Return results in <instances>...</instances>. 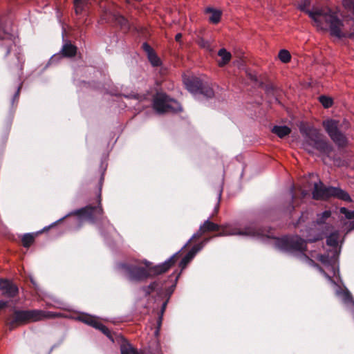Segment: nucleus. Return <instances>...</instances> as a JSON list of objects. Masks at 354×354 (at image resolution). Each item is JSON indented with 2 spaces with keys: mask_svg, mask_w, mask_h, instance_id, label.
Listing matches in <instances>:
<instances>
[{
  "mask_svg": "<svg viewBox=\"0 0 354 354\" xmlns=\"http://www.w3.org/2000/svg\"><path fill=\"white\" fill-rule=\"evenodd\" d=\"M313 214L308 211L301 214L296 223V226L300 228L302 236L305 239L299 236H284L281 239H277L274 241V245L279 250L287 252L291 254L297 253L298 255L304 259L310 266L316 267L321 273H322L331 283L336 286L335 294L342 300L346 307L352 313L354 317V300L350 292L346 289L341 290L332 280L331 276L321 267L316 264L312 259H309L304 252L306 250L307 242H314L322 239V232L320 230L325 224V221L331 216L330 210H326L322 214H317L316 221H313L310 226H307L311 220Z\"/></svg>",
  "mask_w": 354,
  "mask_h": 354,
  "instance_id": "f257e3e1",
  "label": "nucleus"
},
{
  "mask_svg": "<svg viewBox=\"0 0 354 354\" xmlns=\"http://www.w3.org/2000/svg\"><path fill=\"white\" fill-rule=\"evenodd\" d=\"M310 0H302L299 5V9L313 19L314 25L319 29H330V34L337 38H351L354 39V29L347 31L344 24L337 18L336 13L327 7H314L312 10L306 8L310 6Z\"/></svg>",
  "mask_w": 354,
  "mask_h": 354,
  "instance_id": "f03ea898",
  "label": "nucleus"
},
{
  "mask_svg": "<svg viewBox=\"0 0 354 354\" xmlns=\"http://www.w3.org/2000/svg\"><path fill=\"white\" fill-rule=\"evenodd\" d=\"M179 252L175 253L164 263L151 267V263L145 261V267H141L139 262L120 263L117 268L131 281H142L150 277L152 274H159L166 272L176 262Z\"/></svg>",
  "mask_w": 354,
  "mask_h": 354,
  "instance_id": "7ed1b4c3",
  "label": "nucleus"
},
{
  "mask_svg": "<svg viewBox=\"0 0 354 354\" xmlns=\"http://www.w3.org/2000/svg\"><path fill=\"white\" fill-rule=\"evenodd\" d=\"M220 229H221V231L216 235L217 236L239 235L250 236L261 240H263L264 237L263 231L261 229H257L252 224L247 225L243 228L230 224L220 226L207 219L200 226L198 231L196 234H193L183 248H185L194 239L200 237L206 232L218 231Z\"/></svg>",
  "mask_w": 354,
  "mask_h": 354,
  "instance_id": "20e7f679",
  "label": "nucleus"
},
{
  "mask_svg": "<svg viewBox=\"0 0 354 354\" xmlns=\"http://www.w3.org/2000/svg\"><path fill=\"white\" fill-rule=\"evenodd\" d=\"M299 129L304 138L302 145L305 150L313 153L316 149L322 155L329 156L333 147L323 138V136L317 129L304 122H300Z\"/></svg>",
  "mask_w": 354,
  "mask_h": 354,
  "instance_id": "39448f33",
  "label": "nucleus"
},
{
  "mask_svg": "<svg viewBox=\"0 0 354 354\" xmlns=\"http://www.w3.org/2000/svg\"><path fill=\"white\" fill-rule=\"evenodd\" d=\"M339 234L337 231L331 233L327 236L326 243L333 248V250L327 254H319L317 259L323 264L328 272L333 274V277L339 275V266L337 264L339 251L337 250V245Z\"/></svg>",
  "mask_w": 354,
  "mask_h": 354,
  "instance_id": "423d86ee",
  "label": "nucleus"
},
{
  "mask_svg": "<svg viewBox=\"0 0 354 354\" xmlns=\"http://www.w3.org/2000/svg\"><path fill=\"white\" fill-rule=\"evenodd\" d=\"M48 315L42 310H15L13 313L6 320V325L10 330L29 322H37L42 320Z\"/></svg>",
  "mask_w": 354,
  "mask_h": 354,
  "instance_id": "0eeeda50",
  "label": "nucleus"
},
{
  "mask_svg": "<svg viewBox=\"0 0 354 354\" xmlns=\"http://www.w3.org/2000/svg\"><path fill=\"white\" fill-rule=\"evenodd\" d=\"M99 204L97 207H93L91 205H87L81 209L73 211L67 214L64 217L61 218L56 222L53 223L50 226L55 225L56 223L62 221L66 217L71 215L77 216V222L80 223L77 229L82 225L83 221H88L91 223H94L96 220L99 219L103 214V209L101 206V196L99 195Z\"/></svg>",
  "mask_w": 354,
  "mask_h": 354,
  "instance_id": "6e6552de",
  "label": "nucleus"
},
{
  "mask_svg": "<svg viewBox=\"0 0 354 354\" xmlns=\"http://www.w3.org/2000/svg\"><path fill=\"white\" fill-rule=\"evenodd\" d=\"M184 84L187 89L194 95H203L206 97L214 96V91L207 85H204L202 81L196 77L184 78Z\"/></svg>",
  "mask_w": 354,
  "mask_h": 354,
  "instance_id": "1a4fd4ad",
  "label": "nucleus"
},
{
  "mask_svg": "<svg viewBox=\"0 0 354 354\" xmlns=\"http://www.w3.org/2000/svg\"><path fill=\"white\" fill-rule=\"evenodd\" d=\"M323 125L332 140L339 147H344L347 144L346 136L339 131V122L335 120H326L323 122Z\"/></svg>",
  "mask_w": 354,
  "mask_h": 354,
  "instance_id": "9d476101",
  "label": "nucleus"
},
{
  "mask_svg": "<svg viewBox=\"0 0 354 354\" xmlns=\"http://www.w3.org/2000/svg\"><path fill=\"white\" fill-rule=\"evenodd\" d=\"M155 111H180L182 107L178 102L169 98L167 95L158 93L153 100Z\"/></svg>",
  "mask_w": 354,
  "mask_h": 354,
  "instance_id": "9b49d317",
  "label": "nucleus"
},
{
  "mask_svg": "<svg viewBox=\"0 0 354 354\" xmlns=\"http://www.w3.org/2000/svg\"><path fill=\"white\" fill-rule=\"evenodd\" d=\"M79 319L81 322H82L89 326H91L96 329L101 330L109 339H111L112 341H113V339L111 337V335L109 330L105 326H104L102 323H100L96 319L95 317L86 314V315H82L80 316Z\"/></svg>",
  "mask_w": 354,
  "mask_h": 354,
  "instance_id": "f8f14e48",
  "label": "nucleus"
},
{
  "mask_svg": "<svg viewBox=\"0 0 354 354\" xmlns=\"http://www.w3.org/2000/svg\"><path fill=\"white\" fill-rule=\"evenodd\" d=\"M334 187H326L320 180L314 184V189L313 191V197L316 200L327 199L333 196V192L330 189Z\"/></svg>",
  "mask_w": 354,
  "mask_h": 354,
  "instance_id": "ddd939ff",
  "label": "nucleus"
},
{
  "mask_svg": "<svg viewBox=\"0 0 354 354\" xmlns=\"http://www.w3.org/2000/svg\"><path fill=\"white\" fill-rule=\"evenodd\" d=\"M210 240V238H207L201 241L200 243L195 245L189 251V252L182 259L180 262L179 266L181 269H184L187 265L192 261L198 252L201 250L205 245Z\"/></svg>",
  "mask_w": 354,
  "mask_h": 354,
  "instance_id": "4468645a",
  "label": "nucleus"
},
{
  "mask_svg": "<svg viewBox=\"0 0 354 354\" xmlns=\"http://www.w3.org/2000/svg\"><path fill=\"white\" fill-rule=\"evenodd\" d=\"M0 290L1 294L7 297H14L18 293V288L10 281L0 279Z\"/></svg>",
  "mask_w": 354,
  "mask_h": 354,
  "instance_id": "2eb2a0df",
  "label": "nucleus"
},
{
  "mask_svg": "<svg viewBox=\"0 0 354 354\" xmlns=\"http://www.w3.org/2000/svg\"><path fill=\"white\" fill-rule=\"evenodd\" d=\"M121 354H153L147 350L138 351L126 339H122L120 344Z\"/></svg>",
  "mask_w": 354,
  "mask_h": 354,
  "instance_id": "dca6fc26",
  "label": "nucleus"
},
{
  "mask_svg": "<svg viewBox=\"0 0 354 354\" xmlns=\"http://www.w3.org/2000/svg\"><path fill=\"white\" fill-rule=\"evenodd\" d=\"M262 87L268 96L274 97V100H277V97L280 95L281 90L271 83L262 84Z\"/></svg>",
  "mask_w": 354,
  "mask_h": 354,
  "instance_id": "f3484780",
  "label": "nucleus"
},
{
  "mask_svg": "<svg viewBox=\"0 0 354 354\" xmlns=\"http://www.w3.org/2000/svg\"><path fill=\"white\" fill-rule=\"evenodd\" d=\"M330 190L333 192L332 197H335L338 199H340V200H342L344 201H347V202L352 201L351 196H349L348 192H346V191H344L340 188L335 187L333 189H330Z\"/></svg>",
  "mask_w": 354,
  "mask_h": 354,
  "instance_id": "a211bd4d",
  "label": "nucleus"
},
{
  "mask_svg": "<svg viewBox=\"0 0 354 354\" xmlns=\"http://www.w3.org/2000/svg\"><path fill=\"white\" fill-rule=\"evenodd\" d=\"M218 55L221 58L218 60V65L223 67L226 65L231 59L232 55L230 52L227 51L225 48H221L218 52Z\"/></svg>",
  "mask_w": 354,
  "mask_h": 354,
  "instance_id": "6ab92c4d",
  "label": "nucleus"
},
{
  "mask_svg": "<svg viewBox=\"0 0 354 354\" xmlns=\"http://www.w3.org/2000/svg\"><path fill=\"white\" fill-rule=\"evenodd\" d=\"M207 12L209 13V20L213 24H217L219 22L221 17V11L215 10L211 8H208L206 10Z\"/></svg>",
  "mask_w": 354,
  "mask_h": 354,
  "instance_id": "aec40b11",
  "label": "nucleus"
},
{
  "mask_svg": "<svg viewBox=\"0 0 354 354\" xmlns=\"http://www.w3.org/2000/svg\"><path fill=\"white\" fill-rule=\"evenodd\" d=\"M77 48L70 43L65 44L62 49V54L65 57H73L76 54Z\"/></svg>",
  "mask_w": 354,
  "mask_h": 354,
  "instance_id": "412c9836",
  "label": "nucleus"
},
{
  "mask_svg": "<svg viewBox=\"0 0 354 354\" xmlns=\"http://www.w3.org/2000/svg\"><path fill=\"white\" fill-rule=\"evenodd\" d=\"M339 212L344 214L347 219H354V210H348L346 207H341ZM349 230H354V220L349 223Z\"/></svg>",
  "mask_w": 354,
  "mask_h": 354,
  "instance_id": "4be33fe9",
  "label": "nucleus"
},
{
  "mask_svg": "<svg viewBox=\"0 0 354 354\" xmlns=\"http://www.w3.org/2000/svg\"><path fill=\"white\" fill-rule=\"evenodd\" d=\"M272 132L279 137L283 138L290 133V129L286 126H274Z\"/></svg>",
  "mask_w": 354,
  "mask_h": 354,
  "instance_id": "5701e85b",
  "label": "nucleus"
},
{
  "mask_svg": "<svg viewBox=\"0 0 354 354\" xmlns=\"http://www.w3.org/2000/svg\"><path fill=\"white\" fill-rule=\"evenodd\" d=\"M142 289L145 295H148L156 290L160 291L162 290V286L160 285L159 282L153 281L148 286H145Z\"/></svg>",
  "mask_w": 354,
  "mask_h": 354,
  "instance_id": "b1692460",
  "label": "nucleus"
},
{
  "mask_svg": "<svg viewBox=\"0 0 354 354\" xmlns=\"http://www.w3.org/2000/svg\"><path fill=\"white\" fill-rule=\"evenodd\" d=\"M35 235L33 234H26L22 237L23 245L28 248L34 241Z\"/></svg>",
  "mask_w": 354,
  "mask_h": 354,
  "instance_id": "393cba45",
  "label": "nucleus"
},
{
  "mask_svg": "<svg viewBox=\"0 0 354 354\" xmlns=\"http://www.w3.org/2000/svg\"><path fill=\"white\" fill-rule=\"evenodd\" d=\"M320 103L322 104L324 109H328L331 107L333 100L331 97L325 95H322L319 97Z\"/></svg>",
  "mask_w": 354,
  "mask_h": 354,
  "instance_id": "a878e982",
  "label": "nucleus"
},
{
  "mask_svg": "<svg viewBox=\"0 0 354 354\" xmlns=\"http://www.w3.org/2000/svg\"><path fill=\"white\" fill-rule=\"evenodd\" d=\"M279 58L283 63H288L290 62L291 56L290 53L287 50H281L279 53Z\"/></svg>",
  "mask_w": 354,
  "mask_h": 354,
  "instance_id": "bb28decb",
  "label": "nucleus"
},
{
  "mask_svg": "<svg viewBox=\"0 0 354 354\" xmlns=\"http://www.w3.org/2000/svg\"><path fill=\"white\" fill-rule=\"evenodd\" d=\"M88 0H74L75 12L79 14L82 12L84 5Z\"/></svg>",
  "mask_w": 354,
  "mask_h": 354,
  "instance_id": "cd10ccee",
  "label": "nucleus"
},
{
  "mask_svg": "<svg viewBox=\"0 0 354 354\" xmlns=\"http://www.w3.org/2000/svg\"><path fill=\"white\" fill-rule=\"evenodd\" d=\"M294 191H295V187L293 186H292L290 188V190L292 203H290L288 205V206L286 207V211L288 212H291L292 211H293L295 209V205H293V203L295 202V196Z\"/></svg>",
  "mask_w": 354,
  "mask_h": 354,
  "instance_id": "c85d7f7f",
  "label": "nucleus"
},
{
  "mask_svg": "<svg viewBox=\"0 0 354 354\" xmlns=\"http://www.w3.org/2000/svg\"><path fill=\"white\" fill-rule=\"evenodd\" d=\"M147 56H148L149 60L150 61V62L151 63V64L153 66H157L160 64V60L154 52L151 53V54H149Z\"/></svg>",
  "mask_w": 354,
  "mask_h": 354,
  "instance_id": "c756f323",
  "label": "nucleus"
},
{
  "mask_svg": "<svg viewBox=\"0 0 354 354\" xmlns=\"http://www.w3.org/2000/svg\"><path fill=\"white\" fill-rule=\"evenodd\" d=\"M198 45L201 48H205V49H206L207 50H208L209 52H212L213 51V48L211 47L210 43L207 40H205V39H204L203 38L200 39L198 40Z\"/></svg>",
  "mask_w": 354,
  "mask_h": 354,
  "instance_id": "7c9ffc66",
  "label": "nucleus"
},
{
  "mask_svg": "<svg viewBox=\"0 0 354 354\" xmlns=\"http://www.w3.org/2000/svg\"><path fill=\"white\" fill-rule=\"evenodd\" d=\"M118 24L121 26L122 28L128 29L129 24L127 20L122 16H118L116 17Z\"/></svg>",
  "mask_w": 354,
  "mask_h": 354,
  "instance_id": "2f4dec72",
  "label": "nucleus"
},
{
  "mask_svg": "<svg viewBox=\"0 0 354 354\" xmlns=\"http://www.w3.org/2000/svg\"><path fill=\"white\" fill-rule=\"evenodd\" d=\"M343 4L346 8L352 11L354 15V0H342Z\"/></svg>",
  "mask_w": 354,
  "mask_h": 354,
  "instance_id": "473e14b6",
  "label": "nucleus"
},
{
  "mask_svg": "<svg viewBox=\"0 0 354 354\" xmlns=\"http://www.w3.org/2000/svg\"><path fill=\"white\" fill-rule=\"evenodd\" d=\"M142 46H143L145 51L147 53V55L151 54V53H153V49L147 44H144Z\"/></svg>",
  "mask_w": 354,
  "mask_h": 354,
  "instance_id": "72a5a7b5",
  "label": "nucleus"
},
{
  "mask_svg": "<svg viewBox=\"0 0 354 354\" xmlns=\"http://www.w3.org/2000/svg\"><path fill=\"white\" fill-rule=\"evenodd\" d=\"M125 97H128V98H135V99H137V100L140 99L139 95H137V94H131V95H125Z\"/></svg>",
  "mask_w": 354,
  "mask_h": 354,
  "instance_id": "f704fd0d",
  "label": "nucleus"
},
{
  "mask_svg": "<svg viewBox=\"0 0 354 354\" xmlns=\"http://www.w3.org/2000/svg\"><path fill=\"white\" fill-rule=\"evenodd\" d=\"M8 305V302L5 301H0V310L4 308Z\"/></svg>",
  "mask_w": 354,
  "mask_h": 354,
  "instance_id": "c9c22d12",
  "label": "nucleus"
},
{
  "mask_svg": "<svg viewBox=\"0 0 354 354\" xmlns=\"http://www.w3.org/2000/svg\"><path fill=\"white\" fill-rule=\"evenodd\" d=\"M174 287L175 286H172L167 290V295H168L169 297L172 294Z\"/></svg>",
  "mask_w": 354,
  "mask_h": 354,
  "instance_id": "e433bc0d",
  "label": "nucleus"
},
{
  "mask_svg": "<svg viewBox=\"0 0 354 354\" xmlns=\"http://www.w3.org/2000/svg\"><path fill=\"white\" fill-rule=\"evenodd\" d=\"M181 38H182V34L181 33H178L176 37H175V39L176 41L178 42H180L181 41Z\"/></svg>",
  "mask_w": 354,
  "mask_h": 354,
  "instance_id": "4c0bfd02",
  "label": "nucleus"
},
{
  "mask_svg": "<svg viewBox=\"0 0 354 354\" xmlns=\"http://www.w3.org/2000/svg\"><path fill=\"white\" fill-rule=\"evenodd\" d=\"M167 301H165L162 304V308H161V316L162 315L165 310V308H166V306H167Z\"/></svg>",
  "mask_w": 354,
  "mask_h": 354,
  "instance_id": "58836bf2",
  "label": "nucleus"
},
{
  "mask_svg": "<svg viewBox=\"0 0 354 354\" xmlns=\"http://www.w3.org/2000/svg\"><path fill=\"white\" fill-rule=\"evenodd\" d=\"M301 194L303 197H305L308 194V192L306 190H302Z\"/></svg>",
  "mask_w": 354,
  "mask_h": 354,
  "instance_id": "ea45409f",
  "label": "nucleus"
},
{
  "mask_svg": "<svg viewBox=\"0 0 354 354\" xmlns=\"http://www.w3.org/2000/svg\"><path fill=\"white\" fill-rule=\"evenodd\" d=\"M221 192H222L221 190L219 191V193H218V197L219 198H221Z\"/></svg>",
  "mask_w": 354,
  "mask_h": 354,
  "instance_id": "a19ab883",
  "label": "nucleus"
},
{
  "mask_svg": "<svg viewBox=\"0 0 354 354\" xmlns=\"http://www.w3.org/2000/svg\"><path fill=\"white\" fill-rule=\"evenodd\" d=\"M252 79H254V80H257V78L254 77H251Z\"/></svg>",
  "mask_w": 354,
  "mask_h": 354,
  "instance_id": "79ce46f5",
  "label": "nucleus"
},
{
  "mask_svg": "<svg viewBox=\"0 0 354 354\" xmlns=\"http://www.w3.org/2000/svg\"><path fill=\"white\" fill-rule=\"evenodd\" d=\"M157 113H162V112H160V111H158V112H156Z\"/></svg>",
  "mask_w": 354,
  "mask_h": 354,
  "instance_id": "37998d69",
  "label": "nucleus"
}]
</instances>
